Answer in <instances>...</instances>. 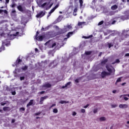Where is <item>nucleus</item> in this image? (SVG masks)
<instances>
[{"label":"nucleus","instance_id":"obj_50","mask_svg":"<svg viewBox=\"0 0 129 129\" xmlns=\"http://www.w3.org/2000/svg\"><path fill=\"white\" fill-rule=\"evenodd\" d=\"M89 106V104H87L86 106L84 107V108H87Z\"/></svg>","mask_w":129,"mask_h":129},{"label":"nucleus","instance_id":"obj_59","mask_svg":"<svg viewBox=\"0 0 129 129\" xmlns=\"http://www.w3.org/2000/svg\"><path fill=\"white\" fill-rule=\"evenodd\" d=\"M113 93H116V90H113L112 91Z\"/></svg>","mask_w":129,"mask_h":129},{"label":"nucleus","instance_id":"obj_52","mask_svg":"<svg viewBox=\"0 0 129 129\" xmlns=\"http://www.w3.org/2000/svg\"><path fill=\"white\" fill-rule=\"evenodd\" d=\"M15 7H16V4H15L14 3H13L12 5V8H15Z\"/></svg>","mask_w":129,"mask_h":129},{"label":"nucleus","instance_id":"obj_29","mask_svg":"<svg viewBox=\"0 0 129 129\" xmlns=\"http://www.w3.org/2000/svg\"><path fill=\"white\" fill-rule=\"evenodd\" d=\"M53 112L54 113H57L58 112V109L57 108H54L53 109Z\"/></svg>","mask_w":129,"mask_h":129},{"label":"nucleus","instance_id":"obj_62","mask_svg":"<svg viewBox=\"0 0 129 129\" xmlns=\"http://www.w3.org/2000/svg\"><path fill=\"white\" fill-rule=\"evenodd\" d=\"M35 52H38V51H39V50L38 49V48H35Z\"/></svg>","mask_w":129,"mask_h":129},{"label":"nucleus","instance_id":"obj_34","mask_svg":"<svg viewBox=\"0 0 129 129\" xmlns=\"http://www.w3.org/2000/svg\"><path fill=\"white\" fill-rule=\"evenodd\" d=\"M69 10H71V11L72 12V11H73V6L71 5L70 7H69Z\"/></svg>","mask_w":129,"mask_h":129},{"label":"nucleus","instance_id":"obj_23","mask_svg":"<svg viewBox=\"0 0 129 129\" xmlns=\"http://www.w3.org/2000/svg\"><path fill=\"white\" fill-rule=\"evenodd\" d=\"M116 9H117V6L116 5H114L111 7V10H116Z\"/></svg>","mask_w":129,"mask_h":129},{"label":"nucleus","instance_id":"obj_10","mask_svg":"<svg viewBox=\"0 0 129 129\" xmlns=\"http://www.w3.org/2000/svg\"><path fill=\"white\" fill-rule=\"evenodd\" d=\"M5 45H6V46H8L10 45V44H8V43H5V42H3L2 43V46L1 47V48H0L1 51H4L5 50Z\"/></svg>","mask_w":129,"mask_h":129},{"label":"nucleus","instance_id":"obj_30","mask_svg":"<svg viewBox=\"0 0 129 129\" xmlns=\"http://www.w3.org/2000/svg\"><path fill=\"white\" fill-rule=\"evenodd\" d=\"M25 108L24 107H21L19 109L20 111H21V112H22V111H25Z\"/></svg>","mask_w":129,"mask_h":129},{"label":"nucleus","instance_id":"obj_36","mask_svg":"<svg viewBox=\"0 0 129 129\" xmlns=\"http://www.w3.org/2000/svg\"><path fill=\"white\" fill-rule=\"evenodd\" d=\"M115 63H119V59H116L115 62L112 63V64H115Z\"/></svg>","mask_w":129,"mask_h":129},{"label":"nucleus","instance_id":"obj_17","mask_svg":"<svg viewBox=\"0 0 129 129\" xmlns=\"http://www.w3.org/2000/svg\"><path fill=\"white\" fill-rule=\"evenodd\" d=\"M21 63H22V60L21 58H20V57H19L16 60V64L19 65L20 64H21Z\"/></svg>","mask_w":129,"mask_h":129},{"label":"nucleus","instance_id":"obj_37","mask_svg":"<svg viewBox=\"0 0 129 129\" xmlns=\"http://www.w3.org/2000/svg\"><path fill=\"white\" fill-rule=\"evenodd\" d=\"M81 112H82V113H85V109H81Z\"/></svg>","mask_w":129,"mask_h":129},{"label":"nucleus","instance_id":"obj_55","mask_svg":"<svg viewBox=\"0 0 129 129\" xmlns=\"http://www.w3.org/2000/svg\"><path fill=\"white\" fill-rule=\"evenodd\" d=\"M45 93V91H43L40 92V94H44Z\"/></svg>","mask_w":129,"mask_h":129},{"label":"nucleus","instance_id":"obj_20","mask_svg":"<svg viewBox=\"0 0 129 129\" xmlns=\"http://www.w3.org/2000/svg\"><path fill=\"white\" fill-rule=\"evenodd\" d=\"M69 31V29H68V27L67 26H64V28H63V33H65V32H68Z\"/></svg>","mask_w":129,"mask_h":129},{"label":"nucleus","instance_id":"obj_18","mask_svg":"<svg viewBox=\"0 0 129 129\" xmlns=\"http://www.w3.org/2000/svg\"><path fill=\"white\" fill-rule=\"evenodd\" d=\"M100 121H105L106 120V118L105 117H101L99 118Z\"/></svg>","mask_w":129,"mask_h":129},{"label":"nucleus","instance_id":"obj_58","mask_svg":"<svg viewBox=\"0 0 129 129\" xmlns=\"http://www.w3.org/2000/svg\"><path fill=\"white\" fill-rule=\"evenodd\" d=\"M6 4H9L10 3V0H6Z\"/></svg>","mask_w":129,"mask_h":129},{"label":"nucleus","instance_id":"obj_43","mask_svg":"<svg viewBox=\"0 0 129 129\" xmlns=\"http://www.w3.org/2000/svg\"><path fill=\"white\" fill-rule=\"evenodd\" d=\"M57 60H54L53 61V62L52 63H51V64H55V65H57Z\"/></svg>","mask_w":129,"mask_h":129},{"label":"nucleus","instance_id":"obj_45","mask_svg":"<svg viewBox=\"0 0 129 129\" xmlns=\"http://www.w3.org/2000/svg\"><path fill=\"white\" fill-rule=\"evenodd\" d=\"M91 37H92V35H90L89 37L85 36V37H84V38H85V39H89V38H91Z\"/></svg>","mask_w":129,"mask_h":129},{"label":"nucleus","instance_id":"obj_40","mask_svg":"<svg viewBox=\"0 0 129 129\" xmlns=\"http://www.w3.org/2000/svg\"><path fill=\"white\" fill-rule=\"evenodd\" d=\"M54 106H56V104H53L51 106H50L49 109H51L52 107H54Z\"/></svg>","mask_w":129,"mask_h":129},{"label":"nucleus","instance_id":"obj_51","mask_svg":"<svg viewBox=\"0 0 129 129\" xmlns=\"http://www.w3.org/2000/svg\"><path fill=\"white\" fill-rule=\"evenodd\" d=\"M77 8H75L74 10V13H77Z\"/></svg>","mask_w":129,"mask_h":129},{"label":"nucleus","instance_id":"obj_53","mask_svg":"<svg viewBox=\"0 0 129 129\" xmlns=\"http://www.w3.org/2000/svg\"><path fill=\"white\" fill-rule=\"evenodd\" d=\"M24 79H25V77H20V80H24Z\"/></svg>","mask_w":129,"mask_h":129},{"label":"nucleus","instance_id":"obj_2","mask_svg":"<svg viewBox=\"0 0 129 129\" xmlns=\"http://www.w3.org/2000/svg\"><path fill=\"white\" fill-rule=\"evenodd\" d=\"M48 1H49V2L45 3L42 5H39V8H42V9H45V10H49V9H51V8H52V6H53V3L50 5V2H51V0H48Z\"/></svg>","mask_w":129,"mask_h":129},{"label":"nucleus","instance_id":"obj_1","mask_svg":"<svg viewBox=\"0 0 129 129\" xmlns=\"http://www.w3.org/2000/svg\"><path fill=\"white\" fill-rule=\"evenodd\" d=\"M45 45L47 46L48 48H57V47H58L57 49L58 48H59V45L58 44L57 45L56 43L53 42V41L52 40H49L47 42H46L45 43Z\"/></svg>","mask_w":129,"mask_h":129},{"label":"nucleus","instance_id":"obj_13","mask_svg":"<svg viewBox=\"0 0 129 129\" xmlns=\"http://www.w3.org/2000/svg\"><path fill=\"white\" fill-rule=\"evenodd\" d=\"M33 103H34V100H30L29 102L27 104V107H29V106H31V105H33Z\"/></svg>","mask_w":129,"mask_h":129},{"label":"nucleus","instance_id":"obj_56","mask_svg":"<svg viewBox=\"0 0 129 129\" xmlns=\"http://www.w3.org/2000/svg\"><path fill=\"white\" fill-rule=\"evenodd\" d=\"M126 32H127V31H125V30H123V32H122L123 35H124V33H126Z\"/></svg>","mask_w":129,"mask_h":129},{"label":"nucleus","instance_id":"obj_54","mask_svg":"<svg viewBox=\"0 0 129 129\" xmlns=\"http://www.w3.org/2000/svg\"><path fill=\"white\" fill-rule=\"evenodd\" d=\"M116 22V21L115 20H114L112 22V25H114V24H115V23Z\"/></svg>","mask_w":129,"mask_h":129},{"label":"nucleus","instance_id":"obj_49","mask_svg":"<svg viewBox=\"0 0 129 129\" xmlns=\"http://www.w3.org/2000/svg\"><path fill=\"white\" fill-rule=\"evenodd\" d=\"M94 113H97V109H94L93 110Z\"/></svg>","mask_w":129,"mask_h":129},{"label":"nucleus","instance_id":"obj_27","mask_svg":"<svg viewBox=\"0 0 129 129\" xmlns=\"http://www.w3.org/2000/svg\"><path fill=\"white\" fill-rule=\"evenodd\" d=\"M67 27H68V29H69V30L72 29V26L71 25V24L70 25L68 24L67 25Z\"/></svg>","mask_w":129,"mask_h":129},{"label":"nucleus","instance_id":"obj_21","mask_svg":"<svg viewBox=\"0 0 129 129\" xmlns=\"http://www.w3.org/2000/svg\"><path fill=\"white\" fill-rule=\"evenodd\" d=\"M3 110H4V111H9V110H10V107H4L3 108Z\"/></svg>","mask_w":129,"mask_h":129},{"label":"nucleus","instance_id":"obj_8","mask_svg":"<svg viewBox=\"0 0 129 129\" xmlns=\"http://www.w3.org/2000/svg\"><path fill=\"white\" fill-rule=\"evenodd\" d=\"M19 69H18V72H21V71H25L28 69V66H25L24 67H23L22 68H19Z\"/></svg>","mask_w":129,"mask_h":129},{"label":"nucleus","instance_id":"obj_64","mask_svg":"<svg viewBox=\"0 0 129 129\" xmlns=\"http://www.w3.org/2000/svg\"><path fill=\"white\" fill-rule=\"evenodd\" d=\"M125 56H129V53H126Z\"/></svg>","mask_w":129,"mask_h":129},{"label":"nucleus","instance_id":"obj_3","mask_svg":"<svg viewBox=\"0 0 129 129\" xmlns=\"http://www.w3.org/2000/svg\"><path fill=\"white\" fill-rule=\"evenodd\" d=\"M109 75H110V73L105 71L102 72L101 74V76L103 79L106 78V76H109Z\"/></svg>","mask_w":129,"mask_h":129},{"label":"nucleus","instance_id":"obj_31","mask_svg":"<svg viewBox=\"0 0 129 129\" xmlns=\"http://www.w3.org/2000/svg\"><path fill=\"white\" fill-rule=\"evenodd\" d=\"M12 89H14V88H13ZM11 93L12 95H16V91H13V90H12V91H11Z\"/></svg>","mask_w":129,"mask_h":129},{"label":"nucleus","instance_id":"obj_4","mask_svg":"<svg viewBox=\"0 0 129 129\" xmlns=\"http://www.w3.org/2000/svg\"><path fill=\"white\" fill-rule=\"evenodd\" d=\"M58 7H59V5H57L55 6V7H54L52 9H51V11L49 12L48 15L47 16V18H49V17L51 16V14H52V13H54V12L55 11V10L58 8Z\"/></svg>","mask_w":129,"mask_h":129},{"label":"nucleus","instance_id":"obj_47","mask_svg":"<svg viewBox=\"0 0 129 129\" xmlns=\"http://www.w3.org/2000/svg\"><path fill=\"white\" fill-rule=\"evenodd\" d=\"M123 98H124V100H125V101L128 100V98H127V97H126L125 96H124Z\"/></svg>","mask_w":129,"mask_h":129},{"label":"nucleus","instance_id":"obj_38","mask_svg":"<svg viewBox=\"0 0 129 129\" xmlns=\"http://www.w3.org/2000/svg\"><path fill=\"white\" fill-rule=\"evenodd\" d=\"M70 84H71V82H69L68 83H67L66 84V86L67 87V86H69V85H70Z\"/></svg>","mask_w":129,"mask_h":129},{"label":"nucleus","instance_id":"obj_41","mask_svg":"<svg viewBox=\"0 0 129 129\" xmlns=\"http://www.w3.org/2000/svg\"><path fill=\"white\" fill-rule=\"evenodd\" d=\"M103 21H100L99 23H98V26H101V25H102V24H103Z\"/></svg>","mask_w":129,"mask_h":129},{"label":"nucleus","instance_id":"obj_33","mask_svg":"<svg viewBox=\"0 0 129 129\" xmlns=\"http://www.w3.org/2000/svg\"><path fill=\"white\" fill-rule=\"evenodd\" d=\"M111 107L112 108H115V107H117V105L116 104L111 105Z\"/></svg>","mask_w":129,"mask_h":129},{"label":"nucleus","instance_id":"obj_46","mask_svg":"<svg viewBox=\"0 0 129 129\" xmlns=\"http://www.w3.org/2000/svg\"><path fill=\"white\" fill-rule=\"evenodd\" d=\"M76 114H77V113H76V112L74 111L73 112V116H75V115H76Z\"/></svg>","mask_w":129,"mask_h":129},{"label":"nucleus","instance_id":"obj_61","mask_svg":"<svg viewBox=\"0 0 129 129\" xmlns=\"http://www.w3.org/2000/svg\"><path fill=\"white\" fill-rule=\"evenodd\" d=\"M66 87H67L66 86V85H65L64 86H63L62 87V88L64 89V88H66Z\"/></svg>","mask_w":129,"mask_h":129},{"label":"nucleus","instance_id":"obj_9","mask_svg":"<svg viewBox=\"0 0 129 129\" xmlns=\"http://www.w3.org/2000/svg\"><path fill=\"white\" fill-rule=\"evenodd\" d=\"M48 98V96H45L44 97H41L40 98V100L39 101L40 104H43V102L44 101V99H47Z\"/></svg>","mask_w":129,"mask_h":129},{"label":"nucleus","instance_id":"obj_24","mask_svg":"<svg viewBox=\"0 0 129 129\" xmlns=\"http://www.w3.org/2000/svg\"><path fill=\"white\" fill-rule=\"evenodd\" d=\"M18 9L19 10V11H20V12H23V8L22 7V6H19L18 7Z\"/></svg>","mask_w":129,"mask_h":129},{"label":"nucleus","instance_id":"obj_28","mask_svg":"<svg viewBox=\"0 0 129 129\" xmlns=\"http://www.w3.org/2000/svg\"><path fill=\"white\" fill-rule=\"evenodd\" d=\"M121 81V78H119L117 79L116 82L115 83V84L116 85V84L117 83V82H120Z\"/></svg>","mask_w":129,"mask_h":129},{"label":"nucleus","instance_id":"obj_7","mask_svg":"<svg viewBox=\"0 0 129 129\" xmlns=\"http://www.w3.org/2000/svg\"><path fill=\"white\" fill-rule=\"evenodd\" d=\"M45 16V12L41 11L36 15V18H42Z\"/></svg>","mask_w":129,"mask_h":129},{"label":"nucleus","instance_id":"obj_48","mask_svg":"<svg viewBox=\"0 0 129 129\" xmlns=\"http://www.w3.org/2000/svg\"><path fill=\"white\" fill-rule=\"evenodd\" d=\"M41 113H42V112H39L36 113L35 114V115H39L41 114Z\"/></svg>","mask_w":129,"mask_h":129},{"label":"nucleus","instance_id":"obj_60","mask_svg":"<svg viewBox=\"0 0 129 129\" xmlns=\"http://www.w3.org/2000/svg\"><path fill=\"white\" fill-rule=\"evenodd\" d=\"M44 62V64H48V60H45Z\"/></svg>","mask_w":129,"mask_h":129},{"label":"nucleus","instance_id":"obj_19","mask_svg":"<svg viewBox=\"0 0 129 129\" xmlns=\"http://www.w3.org/2000/svg\"><path fill=\"white\" fill-rule=\"evenodd\" d=\"M59 103H60V104H64V103H69V101L61 100L59 102Z\"/></svg>","mask_w":129,"mask_h":129},{"label":"nucleus","instance_id":"obj_5","mask_svg":"<svg viewBox=\"0 0 129 129\" xmlns=\"http://www.w3.org/2000/svg\"><path fill=\"white\" fill-rule=\"evenodd\" d=\"M38 35H39V32L37 31L36 32V36H35L36 39L37 40V41H42L43 40V36H39L37 37Z\"/></svg>","mask_w":129,"mask_h":129},{"label":"nucleus","instance_id":"obj_11","mask_svg":"<svg viewBox=\"0 0 129 129\" xmlns=\"http://www.w3.org/2000/svg\"><path fill=\"white\" fill-rule=\"evenodd\" d=\"M119 108H127L128 105L127 104H120L119 105Z\"/></svg>","mask_w":129,"mask_h":129},{"label":"nucleus","instance_id":"obj_39","mask_svg":"<svg viewBox=\"0 0 129 129\" xmlns=\"http://www.w3.org/2000/svg\"><path fill=\"white\" fill-rule=\"evenodd\" d=\"M6 104H7V102H1V105L3 106H4V105H6Z\"/></svg>","mask_w":129,"mask_h":129},{"label":"nucleus","instance_id":"obj_15","mask_svg":"<svg viewBox=\"0 0 129 129\" xmlns=\"http://www.w3.org/2000/svg\"><path fill=\"white\" fill-rule=\"evenodd\" d=\"M18 35H19V32H16L15 34L11 35V37H10L11 40H13V39H14V38H15L16 36H18Z\"/></svg>","mask_w":129,"mask_h":129},{"label":"nucleus","instance_id":"obj_14","mask_svg":"<svg viewBox=\"0 0 129 129\" xmlns=\"http://www.w3.org/2000/svg\"><path fill=\"white\" fill-rule=\"evenodd\" d=\"M51 86H52V85L49 83H46L43 85V87H46V88H50Z\"/></svg>","mask_w":129,"mask_h":129},{"label":"nucleus","instance_id":"obj_16","mask_svg":"<svg viewBox=\"0 0 129 129\" xmlns=\"http://www.w3.org/2000/svg\"><path fill=\"white\" fill-rule=\"evenodd\" d=\"M73 34H75V31L69 32L68 34H67L68 38H70V37H71V36H72Z\"/></svg>","mask_w":129,"mask_h":129},{"label":"nucleus","instance_id":"obj_57","mask_svg":"<svg viewBox=\"0 0 129 129\" xmlns=\"http://www.w3.org/2000/svg\"><path fill=\"white\" fill-rule=\"evenodd\" d=\"M67 61V60H64V59H62V62H63V63H65V62H66Z\"/></svg>","mask_w":129,"mask_h":129},{"label":"nucleus","instance_id":"obj_42","mask_svg":"<svg viewBox=\"0 0 129 129\" xmlns=\"http://www.w3.org/2000/svg\"><path fill=\"white\" fill-rule=\"evenodd\" d=\"M75 82H76V83H79V79H76Z\"/></svg>","mask_w":129,"mask_h":129},{"label":"nucleus","instance_id":"obj_22","mask_svg":"<svg viewBox=\"0 0 129 129\" xmlns=\"http://www.w3.org/2000/svg\"><path fill=\"white\" fill-rule=\"evenodd\" d=\"M6 90H7V91H9V92L13 91V88H10L9 87H7Z\"/></svg>","mask_w":129,"mask_h":129},{"label":"nucleus","instance_id":"obj_35","mask_svg":"<svg viewBox=\"0 0 129 129\" xmlns=\"http://www.w3.org/2000/svg\"><path fill=\"white\" fill-rule=\"evenodd\" d=\"M85 54L86 55H90L91 54V51H86Z\"/></svg>","mask_w":129,"mask_h":129},{"label":"nucleus","instance_id":"obj_12","mask_svg":"<svg viewBox=\"0 0 129 129\" xmlns=\"http://www.w3.org/2000/svg\"><path fill=\"white\" fill-rule=\"evenodd\" d=\"M79 27H81V28H82V26H85V25H86V22H79L78 24Z\"/></svg>","mask_w":129,"mask_h":129},{"label":"nucleus","instance_id":"obj_26","mask_svg":"<svg viewBox=\"0 0 129 129\" xmlns=\"http://www.w3.org/2000/svg\"><path fill=\"white\" fill-rule=\"evenodd\" d=\"M17 66V68H16L15 70L13 72V73L14 74H16V73H17V71L18 72V69H19V68H18V67H19V66Z\"/></svg>","mask_w":129,"mask_h":129},{"label":"nucleus","instance_id":"obj_63","mask_svg":"<svg viewBox=\"0 0 129 129\" xmlns=\"http://www.w3.org/2000/svg\"><path fill=\"white\" fill-rule=\"evenodd\" d=\"M125 84H126V83H122L121 85H122V86H124V85Z\"/></svg>","mask_w":129,"mask_h":129},{"label":"nucleus","instance_id":"obj_25","mask_svg":"<svg viewBox=\"0 0 129 129\" xmlns=\"http://www.w3.org/2000/svg\"><path fill=\"white\" fill-rule=\"evenodd\" d=\"M79 3H80V8H82V7L83 6V1L79 0Z\"/></svg>","mask_w":129,"mask_h":129},{"label":"nucleus","instance_id":"obj_6","mask_svg":"<svg viewBox=\"0 0 129 129\" xmlns=\"http://www.w3.org/2000/svg\"><path fill=\"white\" fill-rule=\"evenodd\" d=\"M106 68L107 71H108L109 73H110V74L111 73H112V70L111 69H113V68L111 67V66L106 65Z\"/></svg>","mask_w":129,"mask_h":129},{"label":"nucleus","instance_id":"obj_32","mask_svg":"<svg viewBox=\"0 0 129 129\" xmlns=\"http://www.w3.org/2000/svg\"><path fill=\"white\" fill-rule=\"evenodd\" d=\"M107 62V59H105L102 61V64H105Z\"/></svg>","mask_w":129,"mask_h":129},{"label":"nucleus","instance_id":"obj_44","mask_svg":"<svg viewBox=\"0 0 129 129\" xmlns=\"http://www.w3.org/2000/svg\"><path fill=\"white\" fill-rule=\"evenodd\" d=\"M108 46H109V48H111V47H112V46H113V44H112L111 43H109Z\"/></svg>","mask_w":129,"mask_h":129}]
</instances>
